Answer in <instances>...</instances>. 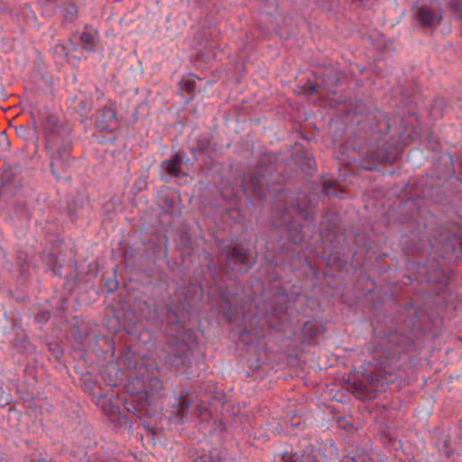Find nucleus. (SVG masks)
Segmentation results:
<instances>
[{"mask_svg": "<svg viewBox=\"0 0 462 462\" xmlns=\"http://www.w3.org/2000/svg\"><path fill=\"white\" fill-rule=\"evenodd\" d=\"M155 316L166 325L168 345L172 352L165 357V363L177 373H185L190 366L192 346L195 344L193 332L186 328L189 310L180 299H171L168 303L155 306Z\"/></svg>", "mask_w": 462, "mask_h": 462, "instance_id": "obj_1", "label": "nucleus"}, {"mask_svg": "<svg viewBox=\"0 0 462 462\" xmlns=\"http://www.w3.org/2000/svg\"><path fill=\"white\" fill-rule=\"evenodd\" d=\"M164 388L162 382L156 376L147 379L144 390L135 392L132 383L125 386L127 396L124 400L125 409L139 419L152 418L156 415L157 409L153 400L148 395V390L159 393Z\"/></svg>", "mask_w": 462, "mask_h": 462, "instance_id": "obj_2", "label": "nucleus"}, {"mask_svg": "<svg viewBox=\"0 0 462 462\" xmlns=\"http://www.w3.org/2000/svg\"><path fill=\"white\" fill-rule=\"evenodd\" d=\"M45 149L50 156V166L52 174L60 179L66 172L71 161V145L68 139H62L61 142L54 143L50 139L46 143Z\"/></svg>", "mask_w": 462, "mask_h": 462, "instance_id": "obj_3", "label": "nucleus"}, {"mask_svg": "<svg viewBox=\"0 0 462 462\" xmlns=\"http://www.w3.org/2000/svg\"><path fill=\"white\" fill-rule=\"evenodd\" d=\"M221 254L225 256L222 270L226 274L233 273H245L254 263L248 254V250L240 245L223 247Z\"/></svg>", "mask_w": 462, "mask_h": 462, "instance_id": "obj_4", "label": "nucleus"}, {"mask_svg": "<svg viewBox=\"0 0 462 462\" xmlns=\"http://www.w3.org/2000/svg\"><path fill=\"white\" fill-rule=\"evenodd\" d=\"M42 130L46 137V143L53 139L54 143L61 142L67 139L71 133L70 125L60 122L55 116L48 115L45 116Z\"/></svg>", "mask_w": 462, "mask_h": 462, "instance_id": "obj_5", "label": "nucleus"}, {"mask_svg": "<svg viewBox=\"0 0 462 462\" xmlns=\"http://www.w3.org/2000/svg\"><path fill=\"white\" fill-rule=\"evenodd\" d=\"M242 188L246 195L263 199L266 195V181L262 174L251 173L242 180Z\"/></svg>", "mask_w": 462, "mask_h": 462, "instance_id": "obj_6", "label": "nucleus"}, {"mask_svg": "<svg viewBox=\"0 0 462 462\" xmlns=\"http://www.w3.org/2000/svg\"><path fill=\"white\" fill-rule=\"evenodd\" d=\"M96 126L101 132H114L118 126L116 110L111 107L102 108L97 114Z\"/></svg>", "mask_w": 462, "mask_h": 462, "instance_id": "obj_7", "label": "nucleus"}, {"mask_svg": "<svg viewBox=\"0 0 462 462\" xmlns=\"http://www.w3.org/2000/svg\"><path fill=\"white\" fill-rule=\"evenodd\" d=\"M301 323L302 336L309 341L310 344L314 338L320 336L324 332V325L317 316L312 317L310 319L303 320Z\"/></svg>", "mask_w": 462, "mask_h": 462, "instance_id": "obj_8", "label": "nucleus"}, {"mask_svg": "<svg viewBox=\"0 0 462 462\" xmlns=\"http://www.w3.org/2000/svg\"><path fill=\"white\" fill-rule=\"evenodd\" d=\"M102 409L104 413L109 417L111 422L116 425H122V420H124L125 424L130 423L128 418L121 414L119 407L114 404L112 401H105L102 405Z\"/></svg>", "mask_w": 462, "mask_h": 462, "instance_id": "obj_9", "label": "nucleus"}, {"mask_svg": "<svg viewBox=\"0 0 462 462\" xmlns=\"http://www.w3.org/2000/svg\"><path fill=\"white\" fill-rule=\"evenodd\" d=\"M122 364L130 370L137 371V373L141 375H143L142 370L144 368V366L149 365L148 364H144L143 357L131 351L125 353L123 356Z\"/></svg>", "mask_w": 462, "mask_h": 462, "instance_id": "obj_10", "label": "nucleus"}, {"mask_svg": "<svg viewBox=\"0 0 462 462\" xmlns=\"http://www.w3.org/2000/svg\"><path fill=\"white\" fill-rule=\"evenodd\" d=\"M289 298L286 294L285 289H279L274 295V302L273 305V311L278 318L286 314L289 305Z\"/></svg>", "mask_w": 462, "mask_h": 462, "instance_id": "obj_11", "label": "nucleus"}, {"mask_svg": "<svg viewBox=\"0 0 462 462\" xmlns=\"http://www.w3.org/2000/svg\"><path fill=\"white\" fill-rule=\"evenodd\" d=\"M183 159V154L176 153L170 160L164 161L162 167L167 174L172 177H179L180 175V167L182 164Z\"/></svg>", "mask_w": 462, "mask_h": 462, "instance_id": "obj_12", "label": "nucleus"}, {"mask_svg": "<svg viewBox=\"0 0 462 462\" xmlns=\"http://www.w3.org/2000/svg\"><path fill=\"white\" fill-rule=\"evenodd\" d=\"M417 18L422 25L428 27H435L440 22V15L435 14L432 10L428 7H421L417 13Z\"/></svg>", "mask_w": 462, "mask_h": 462, "instance_id": "obj_13", "label": "nucleus"}, {"mask_svg": "<svg viewBox=\"0 0 462 462\" xmlns=\"http://www.w3.org/2000/svg\"><path fill=\"white\" fill-rule=\"evenodd\" d=\"M300 149L295 144L292 147V153L291 154V159H293L294 162L300 164L302 167H306L308 169H313L316 165L315 161L312 155L310 152H302L301 154H299Z\"/></svg>", "mask_w": 462, "mask_h": 462, "instance_id": "obj_14", "label": "nucleus"}, {"mask_svg": "<svg viewBox=\"0 0 462 462\" xmlns=\"http://www.w3.org/2000/svg\"><path fill=\"white\" fill-rule=\"evenodd\" d=\"M302 205H292L299 217L306 222L312 219L313 211L305 195L300 197Z\"/></svg>", "mask_w": 462, "mask_h": 462, "instance_id": "obj_15", "label": "nucleus"}, {"mask_svg": "<svg viewBox=\"0 0 462 462\" xmlns=\"http://www.w3.org/2000/svg\"><path fill=\"white\" fill-rule=\"evenodd\" d=\"M172 407L175 409L174 413L176 415H179L181 418L185 417L189 413L190 407V401L188 394L178 397L176 399V402L172 404Z\"/></svg>", "mask_w": 462, "mask_h": 462, "instance_id": "obj_16", "label": "nucleus"}, {"mask_svg": "<svg viewBox=\"0 0 462 462\" xmlns=\"http://www.w3.org/2000/svg\"><path fill=\"white\" fill-rule=\"evenodd\" d=\"M83 389L88 392L93 398L104 397L100 387L97 384L90 376H84L82 378Z\"/></svg>", "mask_w": 462, "mask_h": 462, "instance_id": "obj_17", "label": "nucleus"}, {"mask_svg": "<svg viewBox=\"0 0 462 462\" xmlns=\"http://www.w3.org/2000/svg\"><path fill=\"white\" fill-rule=\"evenodd\" d=\"M289 215V212L286 208H279L278 207H275L271 211V217L273 222V225L277 227L284 225L287 226V217Z\"/></svg>", "mask_w": 462, "mask_h": 462, "instance_id": "obj_18", "label": "nucleus"}, {"mask_svg": "<svg viewBox=\"0 0 462 462\" xmlns=\"http://www.w3.org/2000/svg\"><path fill=\"white\" fill-rule=\"evenodd\" d=\"M83 208L82 199L79 198H75L71 201L68 203L67 206V214L70 219L75 220L79 217V211Z\"/></svg>", "mask_w": 462, "mask_h": 462, "instance_id": "obj_19", "label": "nucleus"}, {"mask_svg": "<svg viewBox=\"0 0 462 462\" xmlns=\"http://www.w3.org/2000/svg\"><path fill=\"white\" fill-rule=\"evenodd\" d=\"M102 285L103 288L108 293L114 292L117 287H118V282L114 277H106L103 276L102 280Z\"/></svg>", "mask_w": 462, "mask_h": 462, "instance_id": "obj_20", "label": "nucleus"}, {"mask_svg": "<svg viewBox=\"0 0 462 462\" xmlns=\"http://www.w3.org/2000/svg\"><path fill=\"white\" fill-rule=\"evenodd\" d=\"M387 341L395 346H402L406 342V338L398 332H393L387 336Z\"/></svg>", "mask_w": 462, "mask_h": 462, "instance_id": "obj_21", "label": "nucleus"}, {"mask_svg": "<svg viewBox=\"0 0 462 462\" xmlns=\"http://www.w3.org/2000/svg\"><path fill=\"white\" fill-rule=\"evenodd\" d=\"M48 260H49V264L51 266L52 273L55 275L59 274V271L61 268V263L58 260L57 256L54 255L53 253H50L48 254Z\"/></svg>", "mask_w": 462, "mask_h": 462, "instance_id": "obj_22", "label": "nucleus"}, {"mask_svg": "<svg viewBox=\"0 0 462 462\" xmlns=\"http://www.w3.org/2000/svg\"><path fill=\"white\" fill-rule=\"evenodd\" d=\"M65 11H66L65 19L67 21L72 22V21H74L77 18V16H78V8H77L76 5H74L72 3H69L66 6Z\"/></svg>", "mask_w": 462, "mask_h": 462, "instance_id": "obj_23", "label": "nucleus"}, {"mask_svg": "<svg viewBox=\"0 0 462 462\" xmlns=\"http://www.w3.org/2000/svg\"><path fill=\"white\" fill-rule=\"evenodd\" d=\"M180 86L181 89L186 90L188 94L192 96L195 90L196 82L193 79H182L180 82Z\"/></svg>", "mask_w": 462, "mask_h": 462, "instance_id": "obj_24", "label": "nucleus"}, {"mask_svg": "<svg viewBox=\"0 0 462 462\" xmlns=\"http://www.w3.org/2000/svg\"><path fill=\"white\" fill-rule=\"evenodd\" d=\"M323 192L328 196H337V189L334 183L330 180H325L323 182Z\"/></svg>", "mask_w": 462, "mask_h": 462, "instance_id": "obj_25", "label": "nucleus"}, {"mask_svg": "<svg viewBox=\"0 0 462 462\" xmlns=\"http://www.w3.org/2000/svg\"><path fill=\"white\" fill-rule=\"evenodd\" d=\"M162 208L166 213L172 212V209L174 207V201L171 199H170L168 197H163V198H162Z\"/></svg>", "mask_w": 462, "mask_h": 462, "instance_id": "obj_26", "label": "nucleus"}, {"mask_svg": "<svg viewBox=\"0 0 462 462\" xmlns=\"http://www.w3.org/2000/svg\"><path fill=\"white\" fill-rule=\"evenodd\" d=\"M367 381L370 385H376V386L383 385V383H387L390 382V380H388L386 378L379 379L378 377L374 376V375H368Z\"/></svg>", "mask_w": 462, "mask_h": 462, "instance_id": "obj_27", "label": "nucleus"}, {"mask_svg": "<svg viewBox=\"0 0 462 462\" xmlns=\"http://www.w3.org/2000/svg\"><path fill=\"white\" fill-rule=\"evenodd\" d=\"M50 318H51V313L47 310L42 311L35 316V319L39 323H44V322L48 321Z\"/></svg>", "mask_w": 462, "mask_h": 462, "instance_id": "obj_28", "label": "nucleus"}, {"mask_svg": "<svg viewBox=\"0 0 462 462\" xmlns=\"http://www.w3.org/2000/svg\"><path fill=\"white\" fill-rule=\"evenodd\" d=\"M371 160L373 162H388V158L384 154H383L381 152H377L374 154H373L371 156Z\"/></svg>", "mask_w": 462, "mask_h": 462, "instance_id": "obj_29", "label": "nucleus"}, {"mask_svg": "<svg viewBox=\"0 0 462 462\" xmlns=\"http://www.w3.org/2000/svg\"><path fill=\"white\" fill-rule=\"evenodd\" d=\"M94 339L97 341V343H104L106 346L110 347V340L108 337L101 335H95Z\"/></svg>", "mask_w": 462, "mask_h": 462, "instance_id": "obj_30", "label": "nucleus"}, {"mask_svg": "<svg viewBox=\"0 0 462 462\" xmlns=\"http://www.w3.org/2000/svg\"><path fill=\"white\" fill-rule=\"evenodd\" d=\"M383 357L379 356L377 352L374 353V358H378L379 359V364L380 365L383 366V370L385 369V365L387 364V360L389 358L388 355L383 352Z\"/></svg>", "mask_w": 462, "mask_h": 462, "instance_id": "obj_31", "label": "nucleus"}, {"mask_svg": "<svg viewBox=\"0 0 462 462\" xmlns=\"http://www.w3.org/2000/svg\"><path fill=\"white\" fill-rule=\"evenodd\" d=\"M201 462H221L218 456L213 457L212 455H204L201 457Z\"/></svg>", "mask_w": 462, "mask_h": 462, "instance_id": "obj_32", "label": "nucleus"}, {"mask_svg": "<svg viewBox=\"0 0 462 462\" xmlns=\"http://www.w3.org/2000/svg\"><path fill=\"white\" fill-rule=\"evenodd\" d=\"M80 41L87 44H92L94 42L93 36L90 33H82L80 36Z\"/></svg>", "mask_w": 462, "mask_h": 462, "instance_id": "obj_33", "label": "nucleus"}, {"mask_svg": "<svg viewBox=\"0 0 462 462\" xmlns=\"http://www.w3.org/2000/svg\"><path fill=\"white\" fill-rule=\"evenodd\" d=\"M416 157H418L419 159H422V153L420 152V151L413 150L408 155L409 160H412L413 158Z\"/></svg>", "mask_w": 462, "mask_h": 462, "instance_id": "obj_34", "label": "nucleus"}, {"mask_svg": "<svg viewBox=\"0 0 462 462\" xmlns=\"http://www.w3.org/2000/svg\"><path fill=\"white\" fill-rule=\"evenodd\" d=\"M442 160L445 162H448V163H451V157L449 154H444L442 156Z\"/></svg>", "mask_w": 462, "mask_h": 462, "instance_id": "obj_35", "label": "nucleus"}, {"mask_svg": "<svg viewBox=\"0 0 462 462\" xmlns=\"http://www.w3.org/2000/svg\"><path fill=\"white\" fill-rule=\"evenodd\" d=\"M208 145V141H205L201 145H200V150H205Z\"/></svg>", "mask_w": 462, "mask_h": 462, "instance_id": "obj_36", "label": "nucleus"}, {"mask_svg": "<svg viewBox=\"0 0 462 462\" xmlns=\"http://www.w3.org/2000/svg\"><path fill=\"white\" fill-rule=\"evenodd\" d=\"M315 91H317L316 87H314V86L310 87V92H315Z\"/></svg>", "mask_w": 462, "mask_h": 462, "instance_id": "obj_37", "label": "nucleus"}, {"mask_svg": "<svg viewBox=\"0 0 462 462\" xmlns=\"http://www.w3.org/2000/svg\"><path fill=\"white\" fill-rule=\"evenodd\" d=\"M365 0H352L354 3H363Z\"/></svg>", "mask_w": 462, "mask_h": 462, "instance_id": "obj_38", "label": "nucleus"}, {"mask_svg": "<svg viewBox=\"0 0 462 462\" xmlns=\"http://www.w3.org/2000/svg\"><path fill=\"white\" fill-rule=\"evenodd\" d=\"M324 88H325L327 90H328V91H332V89H330V88H329V87H328V86H327V83H326V82H325V87H324Z\"/></svg>", "mask_w": 462, "mask_h": 462, "instance_id": "obj_39", "label": "nucleus"}, {"mask_svg": "<svg viewBox=\"0 0 462 462\" xmlns=\"http://www.w3.org/2000/svg\"><path fill=\"white\" fill-rule=\"evenodd\" d=\"M5 178L7 180L9 178V173L5 172Z\"/></svg>", "mask_w": 462, "mask_h": 462, "instance_id": "obj_40", "label": "nucleus"}, {"mask_svg": "<svg viewBox=\"0 0 462 462\" xmlns=\"http://www.w3.org/2000/svg\"><path fill=\"white\" fill-rule=\"evenodd\" d=\"M146 430H147L148 431L152 430H151V428H150V426H146Z\"/></svg>", "mask_w": 462, "mask_h": 462, "instance_id": "obj_41", "label": "nucleus"}, {"mask_svg": "<svg viewBox=\"0 0 462 462\" xmlns=\"http://www.w3.org/2000/svg\"><path fill=\"white\" fill-rule=\"evenodd\" d=\"M290 225H291V228L292 227V220L291 219Z\"/></svg>", "mask_w": 462, "mask_h": 462, "instance_id": "obj_42", "label": "nucleus"}]
</instances>
